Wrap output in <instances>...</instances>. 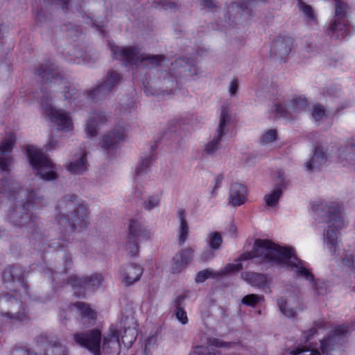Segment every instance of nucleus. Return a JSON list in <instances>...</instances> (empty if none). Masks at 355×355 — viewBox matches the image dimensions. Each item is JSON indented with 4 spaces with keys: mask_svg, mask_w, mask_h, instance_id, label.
<instances>
[{
    "mask_svg": "<svg viewBox=\"0 0 355 355\" xmlns=\"http://www.w3.org/2000/svg\"><path fill=\"white\" fill-rule=\"evenodd\" d=\"M258 258L260 261L275 263L294 272L297 276L313 282V275L306 268L304 263L300 260L293 252L292 248H282L269 240L257 239L251 252L243 253L235 263L227 264L217 276L238 272L242 269L241 261Z\"/></svg>",
    "mask_w": 355,
    "mask_h": 355,
    "instance_id": "f257e3e1",
    "label": "nucleus"
},
{
    "mask_svg": "<svg viewBox=\"0 0 355 355\" xmlns=\"http://www.w3.org/2000/svg\"><path fill=\"white\" fill-rule=\"evenodd\" d=\"M312 209L319 216L326 218L327 227L323 234V243L329 252L336 256L340 242V230L345 226L343 209L334 202H315Z\"/></svg>",
    "mask_w": 355,
    "mask_h": 355,
    "instance_id": "f03ea898",
    "label": "nucleus"
},
{
    "mask_svg": "<svg viewBox=\"0 0 355 355\" xmlns=\"http://www.w3.org/2000/svg\"><path fill=\"white\" fill-rule=\"evenodd\" d=\"M75 341L92 352L94 355H101V349L106 355H119L121 351L119 336L115 329H110L104 336L101 347V334L97 329L87 333H76L73 335Z\"/></svg>",
    "mask_w": 355,
    "mask_h": 355,
    "instance_id": "7ed1b4c3",
    "label": "nucleus"
},
{
    "mask_svg": "<svg viewBox=\"0 0 355 355\" xmlns=\"http://www.w3.org/2000/svg\"><path fill=\"white\" fill-rule=\"evenodd\" d=\"M111 51L116 59L124 61L127 64H137L144 61H148L150 64L155 67L159 65L164 59V57L162 55L145 54L137 46L120 47L112 46Z\"/></svg>",
    "mask_w": 355,
    "mask_h": 355,
    "instance_id": "20e7f679",
    "label": "nucleus"
},
{
    "mask_svg": "<svg viewBox=\"0 0 355 355\" xmlns=\"http://www.w3.org/2000/svg\"><path fill=\"white\" fill-rule=\"evenodd\" d=\"M349 331V327L341 325L335 328L334 334L320 340L321 353L312 345L299 346L290 352L291 355H299L304 352H309V355H329V352L334 349L336 343L345 337Z\"/></svg>",
    "mask_w": 355,
    "mask_h": 355,
    "instance_id": "39448f33",
    "label": "nucleus"
},
{
    "mask_svg": "<svg viewBox=\"0 0 355 355\" xmlns=\"http://www.w3.org/2000/svg\"><path fill=\"white\" fill-rule=\"evenodd\" d=\"M26 153L33 170L41 178L51 180L57 178L55 165L40 150L30 146L26 148Z\"/></svg>",
    "mask_w": 355,
    "mask_h": 355,
    "instance_id": "423d86ee",
    "label": "nucleus"
},
{
    "mask_svg": "<svg viewBox=\"0 0 355 355\" xmlns=\"http://www.w3.org/2000/svg\"><path fill=\"white\" fill-rule=\"evenodd\" d=\"M347 4L340 1L336 0L335 15L327 28V34L332 39H345L349 33L348 21L347 19Z\"/></svg>",
    "mask_w": 355,
    "mask_h": 355,
    "instance_id": "0eeeda50",
    "label": "nucleus"
},
{
    "mask_svg": "<svg viewBox=\"0 0 355 355\" xmlns=\"http://www.w3.org/2000/svg\"><path fill=\"white\" fill-rule=\"evenodd\" d=\"M0 313L11 320H23L26 315V309L16 291L0 295Z\"/></svg>",
    "mask_w": 355,
    "mask_h": 355,
    "instance_id": "6e6552de",
    "label": "nucleus"
},
{
    "mask_svg": "<svg viewBox=\"0 0 355 355\" xmlns=\"http://www.w3.org/2000/svg\"><path fill=\"white\" fill-rule=\"evenodd\" d=\"M128 229V240L125 245V249L130 256H135L139 250L137 241L147 240L150 238L151 234L137 220H130Z\"/></svg>",
    "mask_w": 355,
    "mask_h": 355,
    "instance_id": "1a4fd4ad",
    "label": "nucleus"
},
{
    "mask_svg": "<svg viewBox=\"0 0 355 355\" xmlns=\"http://www.w3.org/2000/svg\"><path fill=\"white\" fill-rule=\"evenodd\" d=\"M230 121L227 107L222 106L219 123L216 129L214 138L204 147V151L206 153L211 155L218 149L222 137L228 132Z\"/></svg>",
    "mask_w": 355,
    "mask_h": 355,
    "instance_id": "9d476101",
    "label": "nucleus"
},
{
    "mask_svg": "<svg viewBox=\"0 0 355 355\" xmlns=\"http://www.w3.org/2000/svg\"><path fill=\"white\" fill-rule=\"evenodd\" d=\"M66 223L73 229L85 227L89 223L87 207L84 204H78L72 212L58 220L60 225Z\"/></svg>",
    "mask_w": 355,
    "mask_h": 355,
    "instance_id": "9b49d317",
    "label": "nucleus"
},
{
    "mask_svg": "<svg viewBox=\"0 0 355 355\" xmlns=\"http://www.w3.org/2000/svg\"><path fill=\"white\" fill-rule=\"evenodd\" d=\"M44 110L51 121L57 125L59 130L65 132L72 130L73 127L72 121L67 112L57 109L47 103L44 106Z\"/></svg>",
    "mask_w": 355,
    "mask_h": 355,
    "instance_id": "f8f14e48",
    "label": "nucleus"
},
{
    "mask_svg": "<svg viewBox=\"0 0 355 355\" xmlns=\"http://www.w3.org/2000/svg\"><path fill=\"white\" fill-rule=\"evenodd\" d=\"M337 162L341 166L355 171V137L347 141L345 146L338 148Z\"/></svg>",
    "mask_w": 355,
    "mask_h": 355,
    "instance_id": "ddd939ff",
    "label": "nucleus"
},
{
    "mask_svg": "<svg viewBox=\"0 0 355 355\" xmlns=\"http://www.w3.org/2000/svg\"><path fill=\"white\" fill-rule=\"evenodd\" d=\"M276 112L281 116L289 118L293 114H298L304 112L308 107V101L304 96H299L293 97L290 103L286 105H277Z\"/></svg>",
    "mask_w": 355,
    "mask_h": 355,
    "instance_id": "4468645a",
    "label": "nucleus"
},
{
    "mask_svg": "<svg viewBox=\"0 0 355 355\" xmlns=\"http://www.w3.org/2000/svg\"><path fill=\"white\" fill-rule=\"evenodd\" d=\"M127 136L125 126L117 125L102 137L100 144L104 149L114 148L117 144L124 141Z\"/></svg>",
    "mask_w": 355,
    "mask_h": 355,
    "instance_id": "2eb2a0df",
    "label": "nucleus"
},
{
    "mask_svg": "<svg viewBox=\"0 0 355 355\" xmlns=\"http://www.w3.org/2000/svg\"><path fill=\"white\" fill-rule=\"evenodd\" d=\"M293 47V40L288 36L277 37L272 42L270 53L281 60H285L291 53Z\"/></svg>",
    "mask_w": 355,
    "mask_h": 355,
    "instance_id": "dca6fc26",
    "label": "nucleus"
},
{
    "mask_svg": "<svg viewBox=\"0 0 355 355\" xmlns=\"http://www.w3.org/2000/svg\"><path fill=\"white\" fill-rule=\"evenodd\" d=\"M120 81V76L115 71H111L107 74L105 81L97 88L89 93L92 98H100L110 92Z\"/></svg>",
    "mask_w": 355,
    "mask_h": 355,
    "instance_id": "f3484780",
    "label": "nucleus"
},
{
    "mask_svg": "<svg viewBox=\"0 0 355 355\" xmlns=\"http://www.w3.org/2000/svg\"><path fill=\"white\" fill-rule=\"evenodd\" d=\"M103 276L99 274H94L87 277L71 276L69 279V284L72 287L96 289L103 284Z\"/></svg>",
    "mask_w": 355,
    "mask_h": 355,
    "instance_id": "a211bd4d",
    "label": "nucleus"
},
{
    "mask_svg": "<svg viewBox=\"0 0 355 355\" xmlns=\"http://www.w3.org/2000/svg\"><path fill=\"white\" fill-rule=\"evenodd\" d=\"M16 138L15 135L10 134L0 144V170L6 171L12 162L11 157H4L3 155L10 153L15 143Z\"/></svg>",
    "mask_w": 355,
    "mask_h": 355,
    "instance_id": "6ab92c4d",
    "label": "nucleus"
},
{
    "mask_svg": "<svg viewBox=\"0 0 355 355\" xmlns=\"http://www.w3.org/2000/svg\"><path fill=\"white\" fill-rule=\"evenodd\" d=\"M193 250L187 248L177 253L172 260V271L174 273L180 272L193 257Z\"/></svg>",
    "mask_w": 355,
    "mask_h": 355,
    "instance_id": "aec40b11",
    "label": "nucleus"
},
{
    "mask_svg": "<svg viewBox=\"0 0 355 355\" xmlns=\"http://www.w3.org/2000/svg\"><path fill=\"white\" fill-rule=\"evenodd\" d=\"M247 189L241 184L234 183L231 185L229 192V203L233 206H241L245 201Z\"/></svg>",
    "mask_w": 355,
    "mask_h": 355,
    "instance_id": "412c9836",
    "label": "nucleus"
},
{
    "mask_svg": "<svg viewBox=\"0 0 355 355\" xmlns=\"http://www.w3.org/2000/svg\"><path fill=\"white\" fill-rule=\"evenodd\" d=\"M142 272L141 268L137 264L127 266L122 271L121 282L125 286L131 285L140 279Z\"/></svg>",
    "mask_w": 355,
    "mask_h": 355,
    "instance_id": "4be33fe9",
    "label": "nucleus"
},
{
    "mask_svg": "<svg viewBox=\"0 0 355 355\" xmlns=\"http://www.w3.org/2000/svg\"><path fill=\"white\" fill-rule=\"evenodd\" d=\"M327 155L324 148L318 146L315 148L313 157L306 163V167L308 170L318 169L327 162Z\"/></svg>",
    "mask_w": 355,
    "mask_h": 355,
    "instance_id": "5701e85b",
    "label": "nucleus"
},
{
    "mask_svg": "<svg viewBox=\"0 0 355 355\" xmlns=\"http://www.w3.org/2000/svg\"><path fill=\"white\" fill-rule=\"evenodd\" d=\"M37 73L46 81L52 82L54 80L55 82L60 81L62 83H64V80L60 77L53 64H42L37 69Z\"/></svg>",
    "mask_w": 355,
    "mask_h": 355,
    "instance_id": "b1692460",
    "label": "nucleus"
},
{
    "mask_svg": "<svg viewBox=\"0 0 355 355\" xmlns=\"http://www.w3.org/2000/svg\"><path fill=\"white\" fill-rule=\"evenodd\" d=\"M187 212L183 209L177 211V217L179 221L178 240L180 244H183L189 235V225L187 221Z\"/></svg>",
    "mask_w": 355,
    "mask_h": 355,
    "instance_id": "393cba45",
    "label": "nucleus"
},
{
    "mask_svg": "<svg viewBox=\"0 0 355 355\" xmlns=\"http://www.w3.org/2000/svg\"><path fill=\"white\" fill-rule=\"evenodd\" d=\"M241 277L252 286L254 287L265 288L268 283L267 277L259 273L246 272L242 273Z\"/></svg>",
    "mask_w": 355,
    "mask_h": 355,
    "instance_id": "a878e982",
    "label": "nucleus"
},
{
    "mask_svg": "<svg viewBox=\"0 0 355 355\" xmlns=\"http://www.w3.org/2000/svg\"><path fill=\"white\" fill-rule=\"evenodd\" d=\"M67 170L73 174H80L87 168L86 154L80 152L74 160L71 162L67 166Z\"/></svg>",
    "mask_w": 355,
    "mask_h": 355,
    "instance_id": "bb28decb",
    "label": "nucleus"
},
{
    "mask_svg": "<svg viewBox=\"0 0 355 355\" xmlns=\"http://www.w3.org/2000/svg\"><path fill=\"white\" fill-rule=\"evenodd\" d=\"M106 121V116L104 113L101 112L96 115L94 114L86 128V132L89 137H94L96 135V126L99 123H104Z\"/></svg>",
    "mask_w": 355,
    "mask_h": 355,
    "instance_id": "cd10ccee",
    "label": "nucleus"
},
{
    "mask_svg": "<svg viewBox=\"0 0 355 355\" xmlns=\"http://www.w3.org/2000/svg\"><path fill=\"white\" fill-rule=\"evenodd\" d=\"M152 162V155H148L141 158L135 169L137 181L139 180L140 176L147 173Z\"/></svg>",
    "mask_w": 355,
    "mask_h": 355,
    "instance_id": "c85d7f7f",
    "label": "nucleus"
},
{
    "mask_svg": "<svg viewBox=\"0 0 355 355\" xmlns=\"http://www.w3.org/2000/svg\"><path fill=\"white\" fill-rule=\"evenodd\" d=\"M51 355H65L66 350L65 348L62 347L61 345L55 347H52L50 352ZM11 355H35L34 354H31L28 351L24 349L21 347H18L13 349L11 352Z\"/></svg>",
    "mask_w": 355,
    "mask_h": 355,
    "instance_id": "c756f323",
    "label": "nucleus"
},
{
    "mask_svg": "<svg viewBox=\"0 0 355 355\" xmlns=\"http://www.w3.org/2000/svg\"><path fill=\"white\" fill-rule=\"evenodd\" d=\"M277 304L279 311L284 316L292 318L296 315L295 309L291 306L290 300L281 299Z\"/></svg>",
    "mask_w": 355,
    "mask_h": 355,
    "instance_id": "7c9ffc66",
    "label": "nucleus"
},
{
    "mask_svg": "<svg viewBox=\"0 0 355 355\" xmlns=\"http://www.w3.org/2000/svg\"><path fill=\"white\" fill-rule=\"evenodd\" d=\"M74 306L77 308L79 314L83 318L94 320L96 318V313L86 304L76 302Z\"/></svg>",
    "mask_w": 355,
    "mask_h": 355,
    "instance_id": "2f4dec72",
    "label": "nucleus"
},
{
    "mask_svg": "<svg viewBox=\"0 0 355 355\" xmlns=\"http://www.w3.org/2000/svg\"><path fill=\"white\" fill-rule=\"evenodd\" d=\"M282 191L279 188L273 190L270 193L266 194L264 196V200L267 206L273 207L278 203V201L282 196Z\"/></svg>",
    "mask_w": 355,
    "mask_h": 355,
    "instance_id": "473e14b6",
    "label": "nucleus"
},
{
    "mask_svg": "<svg viewBox=\"0 0 355 355\" xmlns=\"http://www.w3.org/2000/svg\"><path fill=\"white\" fill-rule=\"evenodd\" d=\"M298 6L300 10L309 19V21L313 22L316 21L315 14L311 6L306 4L301 0H298Z\"/></svg>",
    "mask_w": 355,
    "mask_h": 355,
    "instance_id": "72a5a7b5",
    "label": "nucleus"
},
{
    "mask_svg": "<svg viewBox=\"0 0 355 355\" xmlns=\"http://www.w3.org/2000/svg\"><path fill=\"white\" fill-rule=\"evenodd\" d=\"M263 295L249 294L242 298L241 302L245 305L255 306L258 303L263 301Z\"/></svg>",
    "mask_w": 355,
    "mask_h": 355,
    "instance_id": "f704fd0d",
    "label": "nucleus"
},
{
    "mask_svg": "<svg viewBox=\"0 0 355 355\" xmlns=\"http://www.w3.org/2000/svg\"><path fill=\"white\" fill-rule=\"evenodd\" d=\"M312 116L315 121H321L325 116V109L323 105L315 104L312 107Z\"/></svg>",
    "mask_w": 355,
    "mask_h": 355,
    "instance_id": "c9c22d12",
    "label": "nucleus"
},
{
    "mask_svg": "<svg viewBox=\"0 0 355 355\" xmlns=\"http://www.w3.org/2000/svg\"><path fill=\"white\" fill-rule=\"evenodd\" d=\"M222 243V237L220 233L213 232L209 235V245L213 250L219 248Z\"/></svg>",
    "mask_w": 355,
    "mask_h": 355,
    "instance_id": "e433bc0d",
    "label": "nucleus"
},
{
    "mask_svg": "<svg viewBox=\"0 0 355 355\" xmlns=\"http://www.w3.org/2000/svg\"><path fill=\"white\" fill-rule=\"evenodd\" d=\"M277 139V132L275 130H269L263 133L260 138V141L263 144H267Z\"/></svg>",
    "mask_w": 355,
    "mask_h": 355,
    "instance_id": "4c0bfd02",
    "label": "nucleus"
},
{
    "mask_svg": "<svg viewBox=\"0 0 355 355\" xmlns=\"http://www.w3.org/2000/svg\"><path fill=\"white\" fill-rule=\"evenodd\" d=\"M216 275L211 269H205L198 272L196 277V282H204L209 277H216Z\"/></svg>",
    "mask_w": 355,
    "mask_h": 355,
    "instance_id": "58836bf2",
    "label": "nucleus"
},
{
    "mask_svg": "<svg viewBox=\"0 0 355 355\" xmlns=\"http://www.w3.org/2000/svg\"><path fill=\"white\" fill-rule=\"evenodd\" d=\"M159 205V199L157 196H149L144 202L143 207L146 210H151Z\"/></svg>",
    "mask_w": 355,
    "mask_h": 355,
    "instance_id": "ea45409f",
    "label": "nucleus"
},
{
    "mask_svg": "<svg viewBox=\"0 0 355 355\" xmlns=\"http://www.w3.org/2000/svg\"><path fill=\"white\" fill-rule=\"evenodd\" d=\"M136 331L132 329H126L125 334L122 337L123 343L128 347L130 346L132 343L136 340Z\"/></svg>",
    "mask_w": 355,
    "mask_h": 355,
    "instance_id": "a19ab883",
    "label": "nucleus"
},
{
    "mask_svg": "<svg viewBox=\"0 0 355 355\" xmlns=\"http://www.w3.org/2000/svg\"><path fill=\"white\" fill-rule=\"evenodd\" d=\"M342 261L345 266L355 270V250L349 254H346L343 258Z\"/></svg>",
    "mask_w": 355,
    "mask_h": 355,
    "instance_id": "79ce46f5",
    "label": "nucleus"
},
{
    "mask_svg": "<svg viewBox=\"0 0 355 355\" xmlns=\"http://www.w3.org/2000/svg\"><path fill=\"white\" fill-rule=\"evenodd\" d=\"M175 316L176 318L183 324H185L188 322V318L187 315V313L185 311L180 307L178 306L175 311Z\"/></svg>",
    "mask_w": 355,
    "mask_h": 355,
    "instance_id": "37998d69",
    "label": "nucleus"
},
{
    "mask_svg": "<svg viewBox=\"0 0 355 355\" xmlns=\"http://www.w3.org/2000/svg\"><path fill=\"white\" fill-rule=\"evenodd\" d=\"M63 93L65 99H75L78 91L74 87L64 86Z\"/></svg>",
    "mask_w": 355,
    "mask_h": 355,
    "instance_id": "c03bdc74",
    "label": "nucleus"
},
{
    "mask_svg": "<svg viewBox=\"0 0 355 355\" xmlns=\"http://www.w3.org/2000/svg\"><path fill=\"white\" fill-rule=\"evenodd\" d=\"M209 344L211 346H215L217 347H230L231 344L229 343L223 342L218 338H209Z\"/></svg>",
    "mask_w": 355,
    "mask_h": 355,
    "instance_id": "a18cd8bd",
    "label": "nucleus"
},
{
    "mask_svg": "<svg viewBox=\"0 0 355 355\" xmlns=\"http://www.w3.org/2000/svg\"><path fill=\"white\" fill-rule=\"evenodd\" d=\"M162 7L165 10H175L178 8V5L175 2H172L171 0H161L160 1Z\"/></svg>",
    "mask_w": 355,
    "mask_h": 355,
    "instance_id": "49530a36",
    "label": "nucleus"
},
{
    "mask_svg": "<svg viewBox=\"0 0 355 355\" xmlns=\"http://www.w3.org/2000/svg\"><path fill=\"white\" fill-rule=\"evenodd\" d=\"M0 195L6 196V197L10 196V185L7 181H3L0 185Z\"/></svg>",
    "mask_w": 355,
    "mask_h": 355,
    "instance_id": "de8ad7c7",
    "label": "nucleus"
},
{
    "mask_svg": "<svg viewBox=\"0 0 355 355\" xmlns=\"http://www.w3.org/2000/svg\"><path fill=\"white\" fill-rule=\"evenodd\" d=\"M317 333V329L314 327L308 331L304 332V338L306 342H308L315 334Z\"/></svg>",
    "mask_w": 355,
    "mask_h": 355,
    "instance_id": "09e8293b",
    "label": "nucleus"
},
{
    "mask_svg": "<svg viewBox=\"0 0 355 355\" xmlns=\"http://www.w3.org/2000/svg\"><path fill=\"white\" fill-rule=\"evenodd\" d=\"M214 257V252L211 250H205L201 254V259L206 261L212 259Z\"/></svg>",
    "mask_w": 355,
    "mask_h": 355,
    "instance_id": "8fccbe9b",
    "label": "nucleus"
},
{
    "mask_svg": "<svg viewBox=\"0 0 355 355\" xmlns=\"http://www.w3.org/2000/svg\"><path fill=\"white\" fill-rule=\"evenodd\" d=\"M239 87V83L236 80H234L231 82L230 86H229V92L231 95H234Z\"/></svg>",
    "mask_w": 355,
    "mask_h": 355,
    "instance_id": "3c124183",
    "label": "nucleus"
},
{
    "mask_svg": "<svg viewBox=\"0 0 355 355\" xmlns=\"http://www.w3.org/2000/svg\"><path fill=\"white\" fill-rule=\"evenodd\" d=\"M223 179V178L222 175H218V176H217L216 178V179H215V186H214L213 190L211 192V195H213V196L216 195V190L220 187Z\"/></svg>",
    "mask_w": 355,
    "mask_h": 355,
    "instance_id": "603ef678",
    "label": "nucleus"
},
{
    "mask_svg": "<svg viewBox=\"0 0 355 355\" xmlns=\"http://www.w3.org/2000/svg\"><path fill=\"white\" fill-rule=\"evenodd\" d=\"M8 31V27L3 24H0V39L4 37L5 35L7 34Z\"/></svg>",
    "mask_w": 355,
    "mask_h": 355,
    "instance_id": "864d4df0",
    "label": "nucleus"
},
{
    "mask_svg": "<svg viewBox=\"0 0 355 355\" xmlns=\"http://www.w3.org/2000/svg\"><path fill=\"white\" fill-rule=\"evenodd\" d=\"M56 144H57L56 141L52 139L49 141L46 146L49 150H52L56 147Z\"/></svg>",
    "mask_w": 355,
    "mask_h": 355,
    "instance_id": "5fc2aeb1",
    "label": "nucleus"
},
{
    "mask_svg": "<svg viewBox=\"0 0 355 355\" xmlns=\"http://www.w3.org/2000/svg\"><path fill=\"white\" fill-rule=\"evenodd\" d=\"M202 4L209 8L214 7V4L211 0H202Z\"/></svg>",
    "mask_w": 355,
    "mask_h": 355,
    "instance_id": "6e6d98bb",
    "label": "nucleus"
},
{
    "mask_svg": "<svg viewBox=\"0 0 355 355\" xmlns=\"http://www.w3.org/2000/svg\"><path fill=\"white\" fill-rule=\"evenodd\" d=\"M55 1L62 3V8H67L69 7V0H55Z\"/></svg>",
    "mask_w": 355,
    "mask_h": 355,
    "instance_id": "4d7b16f0",
    "label": "nucleus"
},
{
    "mask_svg": "<svg viewBox=\"0 0 355 355\" xmlns=\"http://www.w3.org/2000/svg\"><path fill=\"white\" fill-rule=\"evenodd\" d=\"M236 228L234 225H232L230 227V229H229V232L232 234V235H234L236 234Z\"/></svg>",
    "mask_w": 355,
    "mask_h": 355,
    "instance_id": "13d9d810",
    "label": "nucleus"
},
{
    "mask_svg": "<svg viewBox=\"0 0 355 355\" xmlns=\"http://www.w3.org/2000/svg\"><path fill=\"white\" fill-rule=\"evenodd\" d=\"M323 323H324V322H323L322 321H318V322H315L314 323V325H315V327H319V328H322V327H323Z\"/></svg>",
    "mask_w": 355,
    "mask_h": 355,
    "instance_id": "bf43d9fd",
    "label": "nucleus"
},
{
    "mask_svg": "<svg viewBox=\"0 0 355 355\" xmlns=\"http://www.w3.org/2000/svg\"><path fill=\"white\" fill-rule=\"evenodd\" d=\"M135 193H138V196H140L141 194V191L139 190V189L137 187V186H136V188H135Z\"/></svg>",
    "mask_w": 355,
    "mask_h": 355,
    "instance_id": "052dcab7",
    "label": "nucleus"
},
{
    "mask_svg": "<svg viewBox=\"0 0 355 355\" xmlns=\"http://www.w3.org/2000/svg\"><path fill=\"white\" fill-rule=\"evenodd\" d=\"M140 354H141V355H146V352H145V351H143V350H142V351H141L140 352L137 353L135 355H139Z\"/></svg>",
    "mask_w": 355,
    "mask_h": 355,
    "instance_id": "680f3d73",
    "label": "nucleus"
},
{
    "mask_svg": "<svg viewBox=\"0 0 355 355\" xmlns=\"http://www.w3.org/2000/svg\"><path fill=\"white\" fill-rule=\"evenodd\" d=\"M201 349H202V347H198L196 348V351L195 352V353H198V352H199L198 351H199V350H201Z\"/></svg>",
    "mask_w": 355,
    "mask_h": 355,
    "instance_id": "e2e57ef3",
    "label": "nucleus"
},
{
    "mask_svg": "<svg viewBox=\"0 0 355 355\" xmlns=\"http://www.w3.org/2000/svg\"><path fill=\"white\" fill-rule=\"evenodd\" d=\"M54 85H52L50 86V89L54 90Z\"/></svg>",
    "mask_w": 355,
    "mask_h": 355,
    "instance_id": "0e129e2a",
    "label": "nucleus"
},
{
    "mask_svg": "<svg viewBox=\"0 0 355 355\" xmlns=\"http://www.w3.org/2000/svg\"><path fill=\"white\" fill-rule=\"evenodd\" d=\"M6 272H4V274H3V279H6Z\"/></svg>",
    "mask_w": 355,
    "mask_h": 355,
    "instance_id": "69168bd1",
    "label": "nucleus"
},
{
    "mask_svg": "<svg viewBox=\"0 0 355 355\" xmlns=\"http://www.w3.org/2000/svg\"><path fill=\"white\" fill-rule=\"evenodd\" d=\"M181 61H182L181 60H178L176 62H177V64H178V63H180Z\"/></svg>",
    "mask_w": 355,
    "mask_h": 355,
    "instance_id": "338daca9",
    "label": "nucleus"
}]
</instances>
